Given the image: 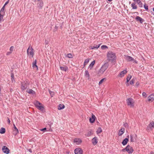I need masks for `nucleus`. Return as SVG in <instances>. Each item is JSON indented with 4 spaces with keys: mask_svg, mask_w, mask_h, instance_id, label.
Returning a JSON list of instances; mask_svg holds the SVG:
<instances>
[{
    "mask_svg": "<svg viewBox=\"0 0 154 154\" xmlns=\"http://www.w3.org/2000/svg\"><path fill=\"white\" fill-rule=\"evenodd\" d=\"M126 83V85H127V86H129V83Z\"/></svg>",
    "mask_w": 154,
    "mask_h": 154,
    "instance_id": "774afa93",
    "label": "nucleus"
},
{
    "mask_svg": "<svg viewBox=\"0 0 154 154\" xmlns=\"http://www.w3.org/2000/svg\"><path fill=\"white\" fill-rule=\"evenodd\" d=\"M50 94L51 97H53L54 95V92H50Z\"/></svg>",
    "mask_w": 154,
    "mask_h": 154,
    "instance_id": "603ef678",
    "label": "nucleus"
},
{
    "mask_svg": "<svg viewBox=\"0 0 154 154\" xmlns=\"http://www.w3.org/2000/svg\"><path fill=\"white\" fill-rule=\"evenodd\" d=\"M47 128H43L40 129V131H43V132H45L46 131Z\"/></svg>",
    "mask_w": 154,
    "mask_h": 154,
    "instance_id": "09e8293b",
    "label": "nucleus"
},
{
    "mask_svg": "<svg viewBox=\"0 0 154 154\" xmlns=\"http://www.w3.org/2000/svg\"><path fill=\"white\" fill-rule=\"evenodd\" d=\"M131 6L133 9H135L137 8V6L136 5L135 3H133L131 4Z\"/></svg>",
    "mask_w": 154,
    "mask_h": 154,
    "instance_id": "2f4dec72",
    "label": "nucleus"
},
{
    "mask_svg": "<svg viewBox=\"0 0 154 154\" xmlns=\"http://www.w3.org/2000/svg\"><path fill=\"white\" fill-rule=\"evenodd\" d=\"M14 48V47L13 46H11L10 48V51L12 52V51H13Z\"/></svg>",
    "mask_w": 154,
    "mask_h": 154,
    "instance_id": "3c124183",
    "label": "nucleus"
},
{
    "mask_svg": "<svg viewBox=\"0 0 154 154\" xmlns=\"http://www.w3.org/2000/svg\"><path fill=\"white\" fill-rule=\"evenodd\" d=\"M75 154H82V150L80 148H76L74 150Z\"/></svg>",
    "mask_w": 154,
    "mask_h": 154,
    "instance_id": "9d476101",
    "label": "nucleus"
},
{
    "mask_svg": "<svg viewBox=\"0 0 154 154\" xmlns=\"http://www.w3.org/2000/svg\"><path fill=\"white\" fill-rule=\"evenodd\" d=\"M11 53H12V52L11 51L8 52L7 53L6 55H10Z\"/></svg>",
    "mask_w": 154,
    "mask_h": 154,
    "instance_id": "13d9d810",
    "label": "nucleus"
},
{
    "mask_svg": "<svg viewBox=\"0 0 154 154\" xmlns=\"http://www.w3.org/2000/svg\"><path fill=\"white\" fill-rule=\"evenodd\" d=\"M6 131L5 129V128L2 127L0 129V133L1 134H4Z\"/></svg>",
    "mask_w": 154,
    "mask_h": 154,
    "instance_id": "7c9ffc66",
    "label": "nucleus"
},
{
    "mask_svg": "<svg viewBox=\"0 0 154 154\" xmlns=\"http://www.w3.org/2000/svg\"><path fill=\"white\" fill-rule=\"evenodd\" d=\"M4 15L5 14H2V13H0V22L4 20L3 17Z\"/></svg>",
    "mask_w": 154,
    "mask_h": 154,
    "instance_id": "f704fd0d",
    "label": "nucleus"
},
{
    "mask_svg": "<svg viewBox=\"0 0 154 154\" xmlns=\"http://www.w3.org/2000/svg\"><path fill=\"white\" fill-rule=\"evenodd\" d=\"M102 131V130L101 128L100 127H99L98 128L96 132L97 134H99L101 133Z\"/></svg>",
    "mask_w": 154,
    "mask_h": 154,
    "instance_id": "e433bc0d",
    "label": "nucleus"
},
{
    "mask_svg": "<svg viewBox=\"0 0 154 154\" xmlns=\"http://www.w3.org/2000/svg\"><path fill=\"white\" fill-rule=\"evenodd\" d=\"M95 60H94L93 61H92L91 62V63H90V64L89 67L90 69H92V68L95 63Z\"/></svg>",
    "mask_w": 154,
    "mask_h": 154,
    "instance_id": "c85d7f7f",
    "label": "nucleus"
},
{
    "mask_svg": "<svg viewBox=\"0 0 154 154\" xmlns=\"http://www.w3.org/2000/svg\"><path fill=\"white\" fill-rule=\"evenodd\" d=\"M123 126L126 128L128 127V124L127 123H124L123 125Z\"/></svg>",
    "mask_w": 154,
    "mask_h": 154,
    "instance_id": "8fccbe9b",
    "label": "nucleus"
},
{
    "mask_svg": "<svg viewBox=\"0 0 154 154\" xmlns=\"http://www.w3.org/2000/svg\"><path fill=\"white\" fill-rule=\"evenodd\" d=\"M66 57L69 58H72L73 57L72 55L71 54H68L66 55Z\"/></svg>",
    "mask_w": 154,
    "mask_h": 154,
    "instance_id": "a18cd8bd",
    "label": "nucleus"
},
{
    "mask_svg": "<svg viewBox=\"0 0 154 154\" xmlns=\"http://www.w3.org/2000/svg\"><path fill=\"white\" fill-rule=\"evenodd\" d=\"M125 130V128H122L119 131L118 134L119 136H122V135L124 133Z\"/></svg>",
    "mask_w": 154,
    "mask_h": 154,
    "instance_id": "a211bd4d",
    "label": "nucleus"
},
{
    "mask_svg": "<svg viewBox=\"0 0 154 154\" xmlns=\"http://www.w3.org/2000/svg\"><path fill=\"white\" fill-rule=\"evenodd\" d=\"M135 19L137 22H139L141 24H142L144 21L143 19L138 16H137Z\"/></svg>",
    "mask_w": 154,
    "mask_h": 154,
    "instance_id": "423d86ee",
    "label": "nucleus"
},
{
    "mask_svg": "<svg viewBox=\"0 0 154 154\" xmlns=\"http://www.w3.org/2000/svg\"><path fill=\"white\" fill-rule=\"evenodd\" d=\"M96 119V117L93 114H92L91 117L89 119L90 122L91 123H94Z\"/></svg>",
    "mask_w": 154,
    "mask_h": 154,
    "instance_id": "9b49d317",
    "label": "nucleus"
},
{
    "mask_svg": "<svg viewBox=\"0 0 154 154\" xmlns=\"http://www.w3.org/2000/svg\"><path fill=\"white\" fill-rule=\"evenodd\" d=\"M109 66V64L108 62L105 63L103 66H101L105 70H106L108 68Z\"/></svg>",
    "mask_w": 154,
    "mask_h": 154,
    "instance_id": "4be33fe9",
    "label": "nucleus"
},
{
    "mask_svg": "<svg viewBox=\"0 0 154 154\" xmlns=\"http://www.w3.org/2000/svg\"><path fill=\"white\" fill-rule=\"evenodd\" d=\"M135 79H136V78H133V79H132L130 81V84L131 85H132L134 84Z\"/></svg>",
    "mask_w": 154,
    "mask_h": 154,
    "instance_id": "c9c22d12",
    "label": "nucleus"
},
{
    "mask_svg": "<svg viewBox=\"0 0 154 154\" xmlns=\"http://www.w3.org/2000/svg\"><path fill=\"white\" fill-rule=\"evenodd\" d=\"M127 102L128 106H130L131 107H133L134 103L133 100L131 98H129L127 100Z\"/></svg>",
    "mask_w": 154,
    "mask_h": 154,
    "instance_id": "7ed1b4c3",
    "label": "nucleus"
},
{
    "mask_svg": "<svg viewBox=\"0 0 154 154\" xmlns=\"http://www.w3.org/2000/svg\"><path fill=\"white\" fill-rule=\"evenodd\" d=\"M26 92L28 93L29 94L33 95L36 94L35 92L31 89H27L26 91Z\"/></svg>",
    "mask_w": 154,
    "mask_h": 154,
    "instance_id": "dca6fc26",
    "label": "nucleus"
},
{
    "mask_svg": "<svg viewBox=\"0 0 154 154\" xmlns=\"http://www.w3.org/2000/svg\"><path fill=\"white\" fill-rule=\"evenodd\" d=\"M137 137V135L136 134H135V136H133V137L135 140H136Z\"/></svg>",
    "mask_w": 154,
    "mask_h": 154,
    "instance_id": "4d7b16f0",
    "label": "nucleus"
},
{
    "mask_svg": "<svg viewBox=\"0 0 154 154\" xmlns=\"http://www.w3.org/2000/svg\"><path fill=\"white\" fill-rule=\"evenodd\" d=\"M69 151H66V154H69Z\"/></svg>",
    "mask_w": 154,
    "mask_h": 154,
    "instance_id": "69168bd1",
    "label": "nucleus"
},
{
    "mask_svg": "<svg viewBox=\"0 0 154 154\" xmlns=\"http://www.w3.org/2000/svg\"><path fill=\"white\" fill-rule=\"evenodd\" d=\"M150 154H154V152L153 151H151L150 152Z\"/></svg>",
    "mask_w": 154,
    "mask_h": 154,
    "instance_id": "338daca9",
    "label": "nucleus"
},
{
    "mask_svg": "<svg viewBox=\"0 0 154 154\" xmlns=\"http://www.w3.org/2000/svg\"><path fill=\"white\" fill-rule=\"evenodd\" d=\"M142 95L143 97L146 98L147 97V94L145 92H143L142 93Z\"/></svg>",
    "mask_w": 154,
    "mask_h": 154,
    "instance_id": "de8ad7c7",
    "label": "nucleus"
},
{
    "mask_svg": "<svg viewBox=\"0 0 154 154\" xmlns=\"http://www.w3.org/2000/svg\"><path fill=\"white\" fill-rule=\"evenodd\" d=\"M5 5H3L2 8H1L0 11V13H2V14H5Z\"/></svg>",
    "mask_w": 154,
    "mask_h": 154,
    "instance_id": "473e14b6",
    "label": "nucleus"
},
{
    "mask_svg": "<svg viewBox=\"0 0 154 154\" xmlns=\"http://www.w3.org/2000/svg\"><path fill=\"white\" fill-rule=\"evenodd\" d=\"M127 71L125 69H124L119 74V76L122 77L124 76V75L127 73Z\"/></svg>",
    "mask_w": 154,
    "mask_h": 154,
    "instance_id": "aec40b11",
    "label": "nucleus"
},
{
    "mask_svg": "<svg viewBox=\"0 0 154 154\" xmlns=\"http://www.w3.org/2000/svg\"><path fill=\"white\" fill-rule=\"evenodd\" d=\"M9 2V0H8V1H7L5 3L4 5H5V6Z\"/></svg>",
    "mask_w": 154,
    "mask_h": 154,
    "instance_id": "bf43d9fd",
    "label": "nucleus"
},
{
    "mask_svg": "<svg viewBox=\"0 0 154 154\" xmlns=\"http://www.w3.org/2000/svg\"><path fill=\"white\" fill-rule=\"evenodd\" d=\"M101 44H99L98 45H96L95 46H94V47L92 48V49H93L94 48L97 49L100 46Z\"/></svg>",
    "mask_w": 154,
    "mask_h": 154,
    "instance_id": "c03bdc74",
    "label": "nucleus"
},
{
    "mask_svg": "<svg viewBox=\"0 0 154 154\" xmlns=\"http://www.w3.org/2000/svg\"><path fill=\"white\" fill-rule=\"evenodd\" d=\"M92 134V133L91 132V131H90L88 133V134L87 135L88 136H89L91 135Z\"/></svg>",
    "mask_w": 154,
    "mask_h": 154,
    "instance_id": "864d4df0",
    "label": "nucleus"
},
{
    "mask_svg": "<svg viewBox=\"0 0 154 154\" xmlns=\"http://www.w3.org/2000/svg\"><path fill=\"white\" fill-rule=\"evenodd\" d=\"M27 150H28V151H29L30 152H31V153L32 152V151L31 149H27Z\"/></svg>",
    "mask_w": 154,
    "mask_h": 154,
    "instance_id": "680f3d73",
    "label": "nucleus"
},
{
    "mask_svg": "<svg viewBox=\"0 0 154 154\" xmlns=\"http://www.w3.org/2000/svg\"><path fill=\"white\" fill-rule=\"evenodd\" d=\"M134 61V62L135 63H137V62L135 60H133Z\"/></svg>",
    "mask_w": 154,
    "mask_h": 154,
    "instance_id": "e2e57ef3",
    "label": "nucleus"
},
{
    "mask_svg": "<svg viewBox=\"0 0 154 154\" xmlns=\"http://www.w3.org/2000/svg\"><path fill=\"white\" fill-rule=\"evenodd\" d=\"M11 80L12 82H15V78L14 76V74L13 73L11 72Z\"/></svg>",
    "mask_w": 154,
    "mask_h": 154,
    "instance_id": "b1692460",
    "label": "nucleus"
},
{
    "mask_svg": "<svg viewBox=\"0 0 154 154\" xmlns=\"http://www.w3.org/2000/svg\"><path fill=\"white\" fill-rule=\"evenodd\" d=\"M34 105L36 107V108H38V107L40 105H42V104L41 103H40L38 101H36L34 103Z\"/></svg>",
    "mask_w": 154,
    "mask_h": 154,
    "instance_id": "393cba45",
    "label": "nucleus"
},
{
    "mask_svg": "<svg viewBox=\"0 0 154 154\" xmlns=\"http://www.w3.org/2000/svg\"><path fill=\"white\" fill-rule=\"evenodd\" d=\"M132 77V76L131 75H129L127 77V81L126 83H128L129 82L131 79Z\"/></svg>",
    "mask_w": 154,
    "mask_h": 154,
    "instance_id": "72a5a7b5",
    "label": "nucleus"
},
{
    "mask_svg": "<svg viewBox=\"0 0 154 154\" xmlns=\"http://www.w3.org/2000/svg\"><path fill=\"white\" fill-rule=\"evenodd\" d=\"M60 68L61 70L65 72H66L68 70V67L66 66H65L64 67L60 66Z\"/></svg>",
    "mask_w": 154,
    "mask_h": 154,
    "instance_id": "5701e85b",
    "label": "nucleus"
},
{
    "mask_svg": "<svg viewBox=\"0 0 154 154\" xmlns=\"http://www.w3.org/2000/svg\"><path fill=\"white\" fill-rule=\"evenodd\" d=\"M29 47L27 50V53L28 54H29L32 56V57H33L34 53L33 52V49L31 47V49H29Z\"/></svg>",
    "mask_w": 154,
    "mask_h": 154,
    "instance_id": "39448f33",
    "label": "nucleus"
},
{
    "mask_svg": "<svg viewBox=\"0 0 154 154\" xmlns=\"http://www.w3.org/2000/svg\"><path fill=\"white\" fill-rule=\"evenodd\" d=\"M144 8V9L146 10V11H148L149 9H148V6L147 5L146 3H144L143 6Z\"/></svg>",
    "mask_w": 154,
    "mask_h": 154,
    "instance_id": "ea45409f",
    "label": "nucleus"
},
{
    "mask_svg": "<svg viewBox=\"0 0 154 154\" xmlns=\"http://www.w3.org/2000/svg\"><path fill=\"white\" fill-rule=\"evenodd\" d=\"M21 83V89L22 90H24L26 89L27 88V85L26 83H25L24 82Z\"/></svg>",
    "mask_w": 154,
    "mask_h": 154,
    "instance_id": "6ab92c4d",
    "label": "nucleus"
},
{
    "mask_svg": "<svg viewBox=\"0 0 154 154\" xmlns=\"http://www.w3.org/2000/svg\"><path fill=\"white\" fill-rule=\"evenodd\" d=\"M89 60V59H87L85 60L84 63V67L88 63Z\"/></svg>",
    "mask_w": 154,
    "mask_h": 154,
    "instance_id": "4c0bfd02",
    "label": "nucleus"
},
{
    "mask_svg": "<svg viewBox=\"0 0 154 154\" xmlns=\"http://www.w3.org/2000/svg\"><path fill=\"white\" fill-rule=\"evenodd\" d=\"M58 26H57L56 25L55 26L54 29H53V32H55L57 31L58 29Z\"/></svg>",
    "mask_w": 154,
    "mask_h": 154,
    "instance_id": "49530a36",
    "label": "nucleus"
},
{
    "mask_svg": "<svg viewBox=\"0 0 154 154\" xmlns=\"http://www.w3.org/2000/svg\"><path fill=\"white\" fill-rule=\"evenodd\" d=\"M138 2V3H137V4L139 6L140 8H142L143 7V4L142 2H141L140 1H139L138 0H137Z\"/></svg>",
    "mask_w": 154,
    "mask_h": 154,
    "instance_id": "58836bf2",
    "label": "nucleus"
},
{
    "mask_svg": "<svg viewBox=\"0 0 154 154\" xmlns=\"http://www.w3.org/2000/svg\"><path fill=\"white\" fill-rule=\"evenodd\" d=\"M126 59L128 61H131L133 60H134V59L133 58L129 56H127L126 57Z\"/></svg>",
    "mask_w": 154,
    "mask_h": 154,
    "instance_id": "a878e982",
    "label": "nucleus"
},
{
    "mask_svg": "<svg viewBox=\"0 0 154 154\" xmlns=\"http://www.w3.org/2000/svg\"><path fill=\"white\" fill-rule=\"evenodd\" d=\"M37 108L41 111H43L45 109L44 107L42 104L39 106Z\"/></svg>",
    "mask_w": 154,
    "mask_h": 154,
    "instance_id": "bb28decb",
    "label": "nucleus"
},
{
    "mask_svg": "<svg viewBox=\"0 0 154 154\" xmlns=\"http://www.w3.org/2000/svg\"><path fill=\"white\" fill-rule=\"evenodd\" d=\"M2 150L3 152L6 154H8L10 152V150L7 147L4 146L2 147Z\"/></svg>",
    "mask_w": 154,
    "mask_h": 154,
    "instance_id": "20e7f679",
    "label": "nucleus"
},
{
    "mask_svg": "<svg viewBox=\"0 0 154 154\" xmlns=\"http://www.w3.org/2000/svg\"><path fill=\"white\" fill-rule=\"evenodd\" d=\"M53 124V123L51 122H49L48 123V125H50V127H51V125Z\"/></svg>",
    "mask_w": 154,
    "mask_h": 154,
    "instance_id": "6e6d98bb",
    "label": "nucleus"
},
{
    "mask_svg": "<svg viewBox=\"0 0 154 154\" xmlns=\"http://www.w3.org/2000/svg\"><path fill=\"white\" fill-rule=\"evenodd\" d=\"M107 60L111 63L116 62V54L112 51H109L107 53Z\"/></svg>",
    "mask_w": 154,
    "mask_h": 154,
    "instance_id": "f257e3e1",
    "label": "nucleus"
},
{
    "mask_svg": "<svg viewBox=\"0 0 154 154\" xmlns=\"http://www.w3.org/2000/svg\"><path fill=\"white\" fill-rule=\"evenodd\" d=\"M105 71V70L104 69H103L102 67H101L98 71L97 74L100 75L102 74Z\"/></svg>",
    "mask_w": 154,
    "mask_h": 154,
    "instance_id": "412c9836",
    "label": "nucleus"
},
{
    "mask_svg": "<svg viewBox=\"0 0 154 154\" xmlns=\"http://www.w3.org/2000/svg\"><path fill=\"white\" fill-rule=\"evenodd\" d=\"M85 76L86 77L88 78V79H89L90 78V75L87 70L85 71Z\"/></svg>",
    "mask_w": 154,
    "mask_h": 154,
    "instance_id": "cd10ccee",
    "label": "nucleus"
},
{
    "mask_svg": "<svg viewBox=\"0 0 154 154\" xmlns=\"http://www.w3.org/2000/svg\"><path fill=\"white\" fill-rule=\"evenodd\" d=\"M140 85V83L139 82H137L136 84V87H138Z\"/></svg>",
    "mask_w": 154,
    "mask_h": 154,
    "instance_id": "5fc2aeb1",
    "label": "nucleus"
},
{
    "mask_svg": "<svg viewBox=\"0 0 154 154\" xmlns=\"http://www.w3.org/2000/svg\"><path fill=\"white\" fill-rule=\"evenodd\" d=\"M10 91L11 92H12L13 91V89H12L11 88L10 89Z\"/></svg>",
    "mask_w": 154,
    "mask_h": 154,
    "instance_id": "0e129e2a",
    "label": "nucleus"
},
{
    "mask_svg": "<svg viewBox=\"0 0 154 154\" xmlns=\"http://www.w3.org/2000/svg\"><path fill=\"white\" fill-rule=\"evenodd\" d=\"M92 143L95 146L98 143V139L97 137H95L92 139Z\"/></svg>",
    "mask_w": 154,
    "mask_h": 154,
    "instance_id": "4468645a",
    "label": "nucleus"
},
{
    "mask_svg": "<svg viewBox=\"0 0 154 154\" xmlns=\"http://www.w3.org/2000/svg\"><path fill=\"white\" fill-rule=\"evenodd\" d=\"M135 139L133 137V136L132 135H130V141L131 142H134L135 141Z\"/></svg>",
    "mask_w": 154,
    "mask_h": 154,
    "instance_id": "a19ab883",
    "label": "nucleus"
},
{
    "mask_svg": "<svg viewBox=\"0 0 154 154\" xmlns=\"http://www.w3.org/2000/svg\"><path fill=\"white\" fill-rule=\"evenodd\" d=\"M101 49H105L106 48H108V47L105 45H103L101 47Z\"/></svg>",
    "mask_w": 154,
    "mask_h": 154,
    "instance_id": "37998d69",
    "label": "nucleus"
},
{
    "mask_svg": "<svg viewBox=\"0 0 154 154\" xmlns=\"http://www.w3.org/2000/svg\"><path fill=\"white\" fill-rule=\"evenodd\" d=\"M82 140L80 138H75L74 142L76 143L77 144H80L82 142Z\"/></svg>",
    "mask_w": 154,
    "mask_h": 154,
    "instance_id": "f3484780",
    "label": "nucleus"
},
{
    "mask_svg": "<svg viewBox=\"0 0 154 154\" xmlns=\"http://www.w3.org/2000/svg\"><path fill=\"white\" fill-rule=\"evenodd\" d=\"M154 128V122L153 121L151 122L148 125L147 128V130H152V128Z\"/></svg>",
    "mask_w": 154,
    "mask_h": 154,
    "instance_id": "6e6552de",
    "label": "nucleus"
},
{
    "mask_svg": "<svg viewBox=\"0 0 154 154\" xmlns=\"http://www.w3.org/2000/svg\"><path fill=\"white\" fill-rule=\"evenodd\" d=\"M37 60H35L33 62L32 64V66L34 69H36V70H38V66L36 65Z\"/></svg>",
    "mask_w": 154,
    "mask_h": 154,
    "instance_id": "ddd939ff",
    "label": "nucleus"
},
{
    "mask_svg": "<svg viewBox=\"0 0 154 154\" xmlns=\"http://www.w3.org/2000/svg\"><path fill=\"white\" fill-rule=\"evenodd\" d=\"M37 7L39 10L41 9L43 6V2H40L37 3Z\"/></svg>",
    "mask_w": 154,
    "mask_h": 154,
    "instance_id": "2eb2a0df",
    "label": "nucleus"
},
{
    "mask_svg": "<svg viewBox=\"0 0 154 154\" xmlns=\"http://www.w3.org/2000/svg\"><path fill=\"white\" fill-rule=\"evenodd\" d=\"M13 134L16 135L18 133L19 131L18 129L16 128L14 124H13Z\"/></svg>",
    "mask_w": 154,
    "mask_h": 154,
    "instance_id": "0eeeda50",
    "label": "nucleus"
},
{
    "mask_svg": "<svg viewBox=\"0 0 154 154\" xmlns=\"http://www.w3.org/2000/svg\"><path fill=\"white\" fill-rule=\"evenodd\" d=\"M129 136H127V137L124 139L122 142V144L123 146H125L127 144L128 142L129 141Z\"/></svg>",
    "mask_w": 154,
    "mask_h": 154,
    "instance_id": "1a4fd4ad",
    "label": "nucleus"
},
{
    "mask_svg": "<svg viewBox=\"0 0 154 154\" xmlns=\"http://www.w3.org/2000/svg\"><path fill=\"white\" fill-rule=\"evenodd\" d=\"M65 108V106L63 104H60L58 106V109L59 110H60L63 109Z\"/></svg>",
    "mask_w": 154,
    "mask_h": 154,
    "instance_id": "c756f323",
    "label": "nucleus"
},
{
    "mask_svg": "<svg viewBox=\"0 0 154 154\" xmlns=\"http://www.w3.org/2000/svg\"><path fill=\"white\" fill-rule=\"evenodd\" d=\"M148 101L149 102H152L154 100V94H150L148 97Z\"/></svg>",
    "mask_w": 154,
    "mask_h": 154,
    "instance_id": "f8f14e48",
    "label": "nucleus"
},
{
    "mask_svg": "<svg viewBox=\"0 0 154 154\" xmlns=\"http://www.w3.org/2000/svg\"><path fill=\"white\" fill-rule=\"evenodd\" d=\"M7 119H8L7 122H8L9 124L10 123V120L9 119L8 117L7 118Z\"/></svg>",
    "mask_w": 154,
    "mask_h": 154,
    "instance_id": "052dcab7",
    "label": "nucleus"
},
{
    "mask_svg": "<svg viewBox=\"0 0 154 154\" xmlns=\"http://www.w3.org/2000/svg\"><path fill=\"white\" fill-rule=\"evenodd\" d=\"M106 80V78H103L99 82V85H100L101 84H102L103 83V82L104 81V80Z\"/></svg>",
    "mask_w": 154,
    "mask_h": 154,
    "instance_id": "79ce46f5",
    "label": "nucleus"
},
{
    "mask_svg": "<svg viewBox=\"0 0 154 154\" xmlns=\"http://www.w3.org/2000/svg\"><path fill=\"white\" fill-rule=\"evenodd\" d=\"M134 150L133 148L130 146L129 145H128L126 147L122 149V151L123 152L126 151L129 154L132 153L134 151Z\"/></svg>",
    "mask_w": 154,
    "mask_h": 154,
    "instance_id": "f03ea898",
    "label": "nucleus"
}]
</instances>
